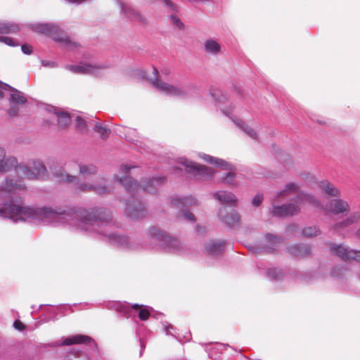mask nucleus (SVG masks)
<instances>
[{
  "label": "nucleus",
  "instance_id": "15",
  "mask_svg": "<svg viewBox=\"0 0 360 360\" xmlns=\"http://www.w3.org/2000/svg\"><path fill=\"white\" fill-rule=\"evenodd\" d=\"M224 248V241H210L206 246V251L210 255H219L220 254Z\"/></svg>",
  "mask_w": 360,
  "mask_h": 360
},
{
  "label": "nucleus",
  "instance_id": "26",
  "mask_svg": "<svg viewBox=\"0 0 360 360\" xmlns=\"http://www.w3.org/2000/svg\"><path fill=\"white\" fill-rule=\"evenodd\" d=\"M117 180L124 186V187L129 191H134L135 189L139 188V185L136 183L132 182L131 179L129 177L119 178L116 177Z\"/></svg>",
  "mask_w": 360,
  "mask_h": 360
},
{
  "label": "nucleus",
  "instance_id": "24",
  "mask_svg": "<svg viewBox=\"0 0 360 360\" xmlns=\"http://www.w3.org/2000/svg\"><path fill=\"white\" fill-rule=\"evenodd\" d=\"M240 217L236 212H231L229 215L223 217L222 220L229 226H233L240 221Z\"/></svg>",
  "mask_w": 360,
  "mask_h": 360
},
{
  "label": "nucleus",
  "instance_id": "5",
  "mask_svg": "<svg viewBox=\"0 0 360 360\" xmlns=\"http://www.w3.org/2000/svg\"><path fill=\"white\" fill-rule=\"evenodd\" d=\"M153 84L159 90L171 96H184L186 94V91L183 88L161 82L158 79L153 82Z\"/></svg>",
  "mask_w": 360,
  "mask_h": 360
},
{
  "label": "nucleus",
  "instance_id": "23",
  "mask_svg": "<svg viewBox=\"0 0 360 360\" xmlns=\"http://www.w3.org/2000/svg\"><path fill=\"white\" fill-rule=\"evenodd\" d=\"M123 11L129 18L135 20L141 21L142 22H146V18L133 8L125 6L123 8Z\"/></svg>",
  "mask_w": 360,
  "mask_h": 360
},
{
  "label": "nucleus",
  "instance_id": "45",
  "mask_svg": "<svg viewBox=\"0 0 360 360\" xmlns=\"http://www.w3.org/2000/svg\"><path fill=\"white\" fill-rule=\"evenodd\" d=\"M0 41H2V42H4L5 44L9 45V46H17V44H15L13 41L12 40L11 38L10 37H0Z\"/></svg>",
  "mask_w": 360,
  "mask_h": 360
},
{
  "label": "nucleus",
  "instance_id": "4",
  "mask_svg": "<svg viewBox=\"0 0 360 360\" xmlns=\"http://www.w3.org/2000/svg\"><path fill=\"white\" fill-rule=\"evenodd\" d=\"M103 66H99L96 64L90 63H80L79 65H68L65 67L68 70L80 75H94L98 70L103 68Z\"/></svg>",
  "mask_w": 360,
  "mask_h": 360
},
{
  "label": "nucleus",
  "instance_id": "43",
  "mask_svg": "<svg viewBox=\"0 0 360 360\" xmlns=\"http://www.w3.org/2000/svg\"><path fill=\"white\" fill-rule=\"evenodd\" d=\"M262 200H263V195H260V194H257L253 198V200L252 201V204L255 207H258L262 203Z\"/></svg>",
  "mask_w": 360,
  "mask_h": 360
},
{
  "label": "nucleus",
  "instance_id": "54",
  "mask_svg": "<svg viewBox=\"0 0 360 360\" xmlns=\"http://www.w3.org/2000/svg\"><path fill=\"white\" fill-rule=\"evenodd\" d=\"M71 3H77V4H80L83 1H84L85 0H68Z\"/></svg>",
  "mask_w": 360,
  "mask_h": 360
},
{
  "label": "nucleus",
  "instance_id": "16",
  "mask_svg": "<svg viewBox=\"0 0 360 360\" xmlns=\"http://www.w3.org/2000/svg\"><path fill=\"white\" fill-rule=\"evenodd\" d=\"M55 115L57 117L58 129H66L71 122V118L69 114L64 112H56Z\"/></svg>",
  "mask_w": 360,
  "mask_h": 360
},
{
  "label": "nucleus",
  "instance_id": "49",
  "mask_svg": "<svg viewBox=\"0 0 360 360\" xmlns=\"http://www.w3.org/2000/svg\"><path fill=\"white\" fill-rule=\"evenodd\" d=\"M13 326L15 328L18 330H22L25 329V325L19 320L15 321Z\"/></svg>",
  "mask_w": 360,
  "mask_h": 360
},
{
  "label": "nucleus",
  "instance_id": "25",
  "mask_svg": "<svg viewBox=\"0 0 360 360\" xmlns=\"http://www.w3.org/2000/svg\"><path fill=\"white\" fill-rule=\"evenodd\" d=\"M298 198L300 200H305L307 202L317 207H322L321 202L313 195L307 193H300Z\"/></svg>",
  "mask_w": 360,
  "mask_h": 360
},
{
  "label": "nucleus",
  "instance_id": "14",
  "mask_svg": "<svg viewBox=\"0 0 360 360\" xmlns=\"http://www.w3.org/2000/svg\"><path fill=\"white\" fill-rule=\"evenodd\" d=\"M330 250L333 255L338 256L345 261L351 260L352 253L350 252H352V250L348 249L342 245L333 246L331 247Z\"/></svg>",
  "mask_w": 360,
  "mask_h": 360
},
{
  "label": "nucleus",
  "instance_id": "3",
  "mask_svg": "<svg viewBox=\"0 0 360 360\" xmlns=\"http://www.w3.org/2000/svg\"><path fill=\"white\" fill-rule=\"evenodd\" d=\"M81 218L84 222H108L111 219L110 214L103 208L84 210L81 212Z\"/></svg>",
  "mask_w": 360,
  "mask_h": 360
},
{
  "label": "nucleus",
  "instance_id": "44",
  "mask_svg": "<svg viewBox=\"0 0 360 360\" xmlns=\"http://www.w3.org/2000/svg\"><path fill=\"white\" fill-rule=\"evenodd\" d=\"M21 50L25 54L30 55L32 53V46L25 44L21 46Z\"/></svg>",
  "mask_w": 360,
  "mask_h": 360
},
{
  "label": "nucleus",
  "instance_id": "27",
  "mask_svg": "<svg viewBox=\"0 0 360 360\" xmlns=\"http://www.w3.org/2000/svg\"><path fill=\"white\" fill-rule=\"evenodd\" d=\"M132 309H136V310L139 309V318L141 321H146L147 319H149V317L150 316V313L149 310L147 308H143L141 305L135 304L132 305Z\"/></svg>",
  "mask_w": 360,
  "mask_h": 360
},
{
  "label": "nucleus",
  "instance_id": "11",
  "mask_svg": "<svg viewBox=\"0 0 360 360\" xmlns=\"http://www.w3.org/2000/svg\"><path fill=\"white\" fill-rule=\"evenodd\" d=\"M319 186L323 195L331 197H338L340 195L339 189L327 180L320 181Z\"/></svg>",
  "mask_w": 360,
  "mask_h": 360
},
{
  "label": "nucleus",
  "instance_id": "32",
  "mask_svg": "<svg viewBox=\"0 0 360 360\" xmlns=\"http://www.w3.org/2000/svg\"><path fill=\"white\" fill-rule=\"evenodd\" d=\"M320 231L316 226H309L302 229V235L306 237H314L320 234Z\"/></svg>",
  "mask_w": 360,
  "mask_h": 360
},
{
  "label": "nucleus",
  "instance_id": "41",
  "mask_svg": "<svg viewBox=\"0 0 360 360\" xmlns=\"http://www.w3.org/2000/svg\"><path fill=\"white\" fill-rule=\"evenodd\" d=\"M236 176V174L233 172H229L225 177L223 178V182L229 184H233V179Z\"/></svg>",
  "mask_w": 360,
  "mask_h": 360
},
{
  "label": "nucleus",
  "instance_id": "53",
  "mask_svg": "<svg viewBox=\"0 0 360 360\" xmlns=\"http://www.w3.org/2000/svg\"><path fill=\"white\" fill-rule=\"evenodd\" d=\"M121 169L123 170V172H124V173H127V172L129 171L130 167H127V166H126V165H122V166L121 167Z\"/></svg>",
  "mask_w": 360,
  "mask_h": 360
},
{
  "label": "nucleus",
  "instance_id": "10",
  "mask_svg": "<svg viewBox=\"0 0 360 360\" xmlns=\"http://www.w3.org/2000/svg\"><path fill=\"white\" fill-rule=\"evenodd\" d=\"M186 167L193 170V172L195 175L200 176L204 179H208L211 177L215 172L212 169L211 167H208L205 165H200L195 162H190L189 164L186 165Z\"/></svg>",
  "mask_w": 360,
  "mask_h": 360
},
{
  "label": "nucleus",
  "instance_id": "37",
  "mask_svg": "<svg viewBox=\"0 0 360 360\" xmlns=\"http://www.w3.org/2000/svg\"><path fill=\"white\" fill-rule=\"evenodd\" d=\"M76 127L81 132L86 131V123L84 121V120L80 116H77L76 118Z\"/></svg>",
  "mask_w": 360,
  "mask_h": 360
},
{
  "label": "nucleus",
  "instance_id": "19",
  "mask_svg": "<svg viewBox=\"0 0 360 360\" xmlns=\"http://www.w3.org/2000/svg\"><path fill=\"white\" fill-rule=\"evenodd\" d=\"M205 51L210 54H217L221 51L220 44L214 39H208L205 42Z\"/></svg>",
  "mask_w": 360,
  "mask_h": 360
},
{
  "label": "nucleus",
  "instance_id": "57",
  "mask_svg": "<svg viewBox=\"0 0 360 360\" xmlns=\"http://www.w3.org/2000/svg\"><path fill=\"white\" fill-rule=\"evenodd\" d=\"M219 214L221 216V214H222V210H220Z\"/></svg>",
  "mask_w": 360,
  "mask_h": 360
},
{
  "label": "nucleus",
  "instance_id": "12",
  "mask_svg": "<svg viewBox=\"0 0 360 360\" xmlns=\"http://www.w3.org/2000/svg\"><path fill=\"white\" fill-rule=\"evenodd\" d=\"M92 341L91 338L85 335H76L65 338L61 345H71L75 344H85L87 345Z\"/></svg>",
  "mask_w": 360,
  "mask_h": 360
},
{
  "label": "nucleus",
  "instance_id": "38",
  "mask_svg": "<svg viewBox=\"0 0 360 360\" xmlns=\"http://www.w3.org/2000/svg\"><path fill=\"white\" fill-rule=\"evenodd\" d=\"M352 224V223L350 221L349 217H347L346 219L334 224L333 229L334 230H340L348 227Z\"/></svg>",
  "mask_w": 360,
  "mask_h": 360
},
{
  "label": "nucleus",
  "instance_id": "40",
  "mask_svg": "<svg viewBox=\"0 0 360 360\" xmlns=\"http://www.w3.org/2000/svg\"><path fill=\"white\" fill-rule=\"evenodd\" d=\"M169 18H170V21L172 25H175L176 27H178L180 30L184 29V25L178 17H176V15H171Z\"/></svg>",
  "mask_w": 360,
  "mask_h": 360
},
{
  "label": "nucleus",
  "instance_id": "50",
  "mask_svg": "<svg viewBox=\"0 0 360 360\" xmlns=\"http://www.w3.org/2000/svg\"><path fill=\"white\" fill-rule=\"evenodd\" d=\"M162 2H164L167 6H168L169 7H170L172 8V10L173 11H176V6L169 0H162Z\"/></svg>",
  "mask_w": 360,
  "mask_h": 360
},
{
  "label": "nucleus",
  "instance_id": "9",
  "mask_svg": "<svg viewBox=\"0 0 360 360\" xmlns=\"http://www.w3.org/2000/svg\"><path fill=\"white\" fill-rule=\"evenodd\" d=\"M326 209L335 214L348 212L349 207L346 201L341 199H334L326 205Z\"/></svg>",
  "mask_w": 360,
  "mask_h": 360
},
{
  "label": "nucleus",
  "instance_id": "46",
  "mask_svg": "<svg viewBox=\"0 0 360 360\" xmlns=\"http://www.w3.org/2000/svg\"><path fill=\"white\" fill-rule=\"evenodd\" d=\"M348 217L352 224L360 221V214L358 212L353 213Z\"/></svg>",
  "mask_w": 360,
  "mask_h": 360
},
{
  "label": "nucleus",
  "instance_id": "28",
  "mask_svg": "<svg viewBox=\"0 0 360 360\" xmlns=\"http://www.w3.org/2000/svg\"><path fill=\"white\" fill-rule=\"evenodd\" d=\"M12 91L13 93L11 94V101L13 103L25 104L27 102L26 98L22 95L21 92L16 89H13Z\"/></svg>",
  "mask_w": 360,
  "mask_h": 360
},
{
  "label": "nucleus",
  "instance_id": "22",
  "mask_svg": "<svg viewBox=\"0 0 360 360\" xmlns=\"http://www.w3.org/2000/svg\"><path fill=\"white\" fill-rule=\"evenodd\" d=\"M19 30L17 25L8 22H0V33L1 34H10L15 33Z\"/></svg>",
  "mask_w": 360,
  "mask_h": 360
},
{
  "label": "nucleus",
  "instance_id": "30",
  "mask_svg": "<svg viewBox=\"0 0 360 360\" xmlns=\"http://www.w3.org/2000/svg\"><path fill=\"white\" fill-rule=\"evenodd\" d=\"M173 205H178L181 204L183 206H192L197 204V201L195 198H193L191 197L186 198L184 199H174L172 200Z\"/></svg>",
  "mask_w": 360,
  "mask_h": 360
},
{
  "label": "nucleus",
  "instance_id": "20",
  "mask_svg": "<svg viewBox=\"0 0 360 360\" xmlns=\"http://www.w3.org/2000/svg\"><path fill=\"white\" fill-rule=\"evenodd\" d=\"M264 238L266 240V248H268L269 250H274L278 244L282 243L281 237L271 233L266 234Z\"/></svg>",
  "mask_w": 360,
  "mask_h": 360
},
{
  "label": "nucleus",
  "instance_id": "52",
  "mask_svg": "<svg viewBox=\"0 0 360 360\" xmlns=\"http://www.w3.org/2000/svg\"><path fill=\"white\" fill-rule=\"evenodd\" d=\"M246 133L252 138H256V133L253 129H249L246 130Z\"/></svg>",
  "mask_w": 360,
  "mask_h": 360
},
{
  "label": "nucleus",
  "instance_id": "1",
  "mask_svg": "<svg viewBox=\"0 0 360 360\" xmlns=\"http://www.w3.org/2000/svg\"><path fill=\"white\" fill-rule=\"evenodd\" d=\"M0 214L14 221L38 219L42 221H58L59 218V214L51 208L34 209L13 205V201L0 209Z\"/></svg>",
  "mask_w": 360,
  "mask_h": 360
},
{
  "label": "nucleus",
  "instance_id": "35",
  "mask_svg": "<svg viewBox=\"0 0 360 360\" xmlns=\"http://www.w3.org/2000/svg\"><path fill=\"white\" fill-rule=\"evenodd\" d=\"M163 178H155L150 180L147 184L146 185L144 190L148 193H154L155 191L153 188H152V185L155 184H160L161 181H163Z\"/></svg>",
  "mask_w": 360,
  "mask_h": 360
},
{
  "label": "nucleus",
  "instance_id": "29",
  "mask_svg": "<svg viewBox=\"0 0 360 360\" xmlns=\"http://www.w3.org/2000/svg\"><path fill=\"white\" fill-rule=\"evenodd\" d=\"M96 172L97 169L93 165H79V172L84 176L94 174Z\"/></svg>",
  "mask_w": 360,
  "mask_h": 360
},
{
  "label": "nucleus",
  "instance_id": "13",
  "mask_svg": "<svg viewBox=\"0 0 360 360\" xmlns=\"http://www.w3.org/2000/svg\"><path fill=\"white\" fill-rule=\"evenodd\" d=\"M94 191L98 194H105L108 193L107 188L104 186H101L100 184H81L76 188V191L77 192H86Z\"/></svg>",
  "mask_w": 360,
  "mask_h": 360
},
{
  "label": "nucleus",
  "instance_id": "39",
  "mask_svg": "<svg viewBox=\"0 0 360 360\" xmlns=\"http://www.w3.org/2000/svg\"><path fill=\"white\" fill-rule=\"evenodd\" d=\"M127 214L131 219H137V218L141 217L143 215L142 211L137 212L134 209H132L131 207H127Z\"/></svg>",
  "mask_w": 360,
  "mask_h": 360
},
{
  "label": "nucleus",
  "instance_id": "56",
  "mask_svg": "<svg viewBox=\"0 0 360 360\" xmlns=\"http://www.w3.org/2000/svg\"><path fill=\"white\" fill-rule=\"evenodd\" d=\"M2 96H3V94H2L1 91H0V98H2Z\"/></svg>",
  "mask_w": 360,
  "mask_h": 360
},
{
  "label": "nucleus",
  "instance_id": "7",
  "mask_svg": "<svg viewBox=\"0 0 360 360\" xmlns=\"http://www.w3.org/2000/svg\"><path fill=\"white\" fill-rule=\"evenodd\" d=\"M25 185L22 184L21 181L13 182L12 179H6V181L0 187V197H9L11 198V194L17 189H24Z\"/></svg>",
  "mask_w": 360,
  "mask_h": 360
},
{
  "label": "nucleus",
  "instance_id": "2",
  "mask_svg": "<svg viewBox=\"0 0 360 360\" xmlns=\"http://www.w3.org/2000/svg\"><path fill=\"white\" fill-rule=\"evenodd\" d=\"M14 168L21 177L27 179L43 178L46 174V169L39 161H33L29 165L18 164V160L13 156L6 158L4 148L0 147V173L9 171Z\"/></svg>",
  "mask_w": 360,
  "mask_h": 360
},
{
  "label": "nucleus",
  "instance_id": "47",
  "mask_svg": "<svg viewBox=\"0 0 360 360\" xmlns=\"http://www.w3.org/2000/svg\"><path fill=\"white\" fill-rule=\"evenodd\" d=\"M19 108L15 105H11L8 111V114L10 117H13L17 115L18 112Z\"/></svg>",
  "mask_w": 360,
  "mask_h": 360
},
{
  "label": "nucleus",
  "instance_id": "21",
  "mask_svg": "<svg viewBox=\"0 0 360 360\" xmlns=\"http://www.w3.org/2000/svg\"><path fill=\"white\" fill-rule=\"evenodd\" d=\"M55 176L58 182L75 184L77 181V179L75 176L65 174L63 169L56 171L55 173Z\"/></svg>",
  "mask_w": 360,
  "mask_h": 360
},
{
  "label": "nucleus",
  "instance_id": "48",
  "mask_svg": "<svg viewBox=\"0 0 360 360\" xmlns=\"http://www.w3.org/2000/svg\"><path fill=\"white\" fill-rule=\"evenodd\" d=\"M351 255V260H355L357 262H360V251L352 250Z\"/></svg>",
  "mask_w": 360,
  "mask_h": 360
},
{
  "label": "nucleus",
  "instance_id": "36",
  "mask_svg": "<svg viewBox=\"0 0 360 360\" xmlns=\"http://www.w3.org/2000/svg\"><path fill=\"white\" fill-rule=\"evenodd\" d=\"M207 160L211 163H214V164L219 165L222 169H231V165L229 163L225 162L221 160L216 159L214 160V158L212 157H209L208 159H207Z\"/></svg>",
  "mask_w": 360,
  "mask_h": 360
},
{
  "label": "nucleus",
  "instance_id": "18",
  "mask_svg": "<svg viewBox=\"0 0 360 360\" xmlns=\"http://www.w3.org/2000/svg\"><path fill=\"white\" fill-rule=\"evenodd\" d=\"M214 196L221 202L224 203H236L237 199L236 196L226 191H219L214 193Z\"/></svg>",
  "mask_w": 360,
  "mask_h": 360
},
{
  "label": "nucleus",
  "instance_id": "33",
  "mask_svg": "<svg viewBox=\"0 0 360 360\" xmlns=\"http://www.w3.org/2000/svg\"><path fill=\"white\" fill-rule=\"evenodd\" d=\"M298 186L295 183H290L285 186V188L278 193V197L286 195L297 190Z\"/></svg>",
  "mask_w": 360,
  "mask_h": 360
},
{
  "label": "nucleus",
  "instance_id": "51",
  "mask_svg": "<svg viewBox=\"0 0 360 360\" xmlns=\"http://www.w3.org/2000/svg\"><path fill=\"white\" fill-rule=\"evenodd\" d=\"M150 233L153 236L158 237L160 236V231L155 227L150 229Z\"/></svg>",
  "mask_w": 360,
  "mask_h": 360
},
{
  "label": "nucleus",
  "instance_id": "55",
  "mask_svg": "<svg viewBox=\"0 0 360 360\" xmlns=\"http://www.w3.org/2000/svg\"><path fill=\"white\" fill-rule=\"evenodd\" d=\"M356 236L360 237V226H359V229H358V231H356Z\"/></svg>",
  "mask_w": 360,
  "mask_h": 360
},
{
  "label": "nucleus",
  "instance_id": "34",
  "mask_svg": "<svg viewBox=\"0 0 360 360\" xmlns=\"http://www.w3.org/2000/svg\"><path fill=\"white\" fill-rule=\"evenodd\" d=\"M94 130L98 133L102 138L107 137L110 134V130L105 127H103L99 122H96L95 124Z\"/></svg>",
  "mask_w": 360,
  "mask_h": 360
},
{
  "label": "nucleus",
  "instance_id": "8",
  "mask_svg": "<svg viewBox=\"0 0 360 360\" xmlns=\"http://www.w3.org/2000/svg\"><path fill=\"white\" fill-rule=\"evenodd\" d=\"M288 252L299 258H307L311 255V248L305 244H294L288 248Z\"/></svg>",
  "mask_w": 360,
  "mask_h": 360
},
{
  "label": "nucleus",
  "instance_id": "17",
  "mask_svg": "<svg viewBox=\"0 0 360 360\" xmlns=\"http://www.w3.org/2000/svg\"><path fill=\"white\" fill-rule=\"evenodd\" d=\"M53 39L56 41L63 44L67 48L71 50H75L80 47L79 44L71 41L68 37L63 34L56 35L55 37H53Z\"/></svg>",
  "mask_w": 360,
  "mask_h": 360
},
{
  "label": "nucleus",
  "instance_id": "42",
  "mask_svg": "<svg viewBox=\"0 0 360 360\" xmlns=\"http://www.w3.org/2000/svg\"><path fill=\"white\" fill-rule=\"evenodd\" d=\"M179 217L183 218L184 219L191 221H193L195 220V215L193 213L187 212H183L179 215Z\"/></svg>",
  "mask_w": 360,
  "mask_h": 360
},
{
  "label": "nucleus",
  "instance_id": "6",
  "mask_svg": "<svg viewBox=\"0 0 360 360\" xmlns=\"http://www.w3.org/2000/svg\"><path fill=\"white\" fill-rule=\"evenodd\" d=\"M300 210V208L298 205L289 203L281 206L274 207L271 213L274 216L283 217L296 214Z\"/></svg>",
  "mask_w": 360,
  "mask_h": 360
},
{
  "label": "nucleus",
  "instance_id": "31",
  "mask_svg": "<svg viewBox=\"0 0 360 360\" xmlns=\"http://www.w3.org/2000/svg\"><path fill=\"white\" fill-rule=\"evenodd\" d=\"M55 29L56 27L54 25L48 24H42L36 26V31L45 34L52 33L55 30Z\"/></svg>",
  "mask_w": 360,
  "mask_h": 360
}]
</instances>
